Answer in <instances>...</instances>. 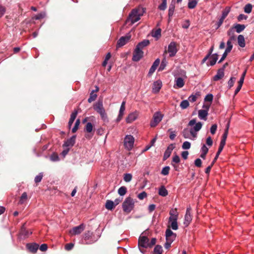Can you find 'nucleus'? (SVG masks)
<instances>
[{
    "mask_svg": "<svg viewBox=\"0 0 254 254\" xmlns=\"http://www.w3.org/2000/svg\"><path fill=\"white\" fill-rule=\"evenodd\" d=\"M230 11V7L228 6L226 7L222 12V16L223 17V18H225Z\"/></svg>",
    "mask_w": 254,
    "mask_h": 254,
    "instance_id": "45",
    "label": "nucleus"
},
{
    "mask_svg": "<svg viewBox=\"0 0 254 254\" xmlns=\"http://www.w3.org/2000/svg\"><path fill=\"white\" fill-rule=\"evenodd\" d=\"M132 179V175L131 174H124V180L126 182H130Z\"/></svg>",
    "mask_w": 254,
    "mask_h": 254,
    "instance_id": "46",
    "label": "nucleus"
},
{
    "mask_svg": "<svg viewBox=\"0 0 254 254\" xmlns=\"http://www.w3.org/2000/svg\"><path fill=\"white\" fill-rule=\"evenodd\" d=\"M197 3V0H189L188 7L190 9L194 8L196 6Z\"/></svg>",
    "mask_w": 254,
    "mask_h": 254,
    "instance_id": "34",
    "label": "nucleus"
},
{
    "mask_svg": "<svg viewBox=\"0 0 254 254\" xmlns=\"http://www.w3.org/2000/svg\"><path fill=\"white\" fill-rule=\"evenodd\" d=\"M195 165L197 167H201L202 164V161L200 159L197 158L194 161Z\"/></svg>",
    "mask_w": 254,
    "mask_h": 254,
    "instance_id": "59",
    "label": "nucleus"
},
{
    "mask_svg": "<svg viewBox=\"0 0 254 254\" xmlns=\"http://www.w3.org/2000/svg\"><path fill=\"white\" fill-rule=\"evenodd\" d=\"M143 52L136 47L133 53L132 60L134 62H138L143 57Z\"/></svg>",
    "mask_w": 254,
    "mask_h": 254,
    "instance_id": "7",
    "label": "nucleus"
},
{
    "mask_svg": "<svg viewBox=\"0 0 254 254\" xmlns=\"http://www.w3.org/2000/svg\"><path fill=\"white\" fill-rule=\"evenodd\" d=\"M238 43L239 45L242 48H244L245 46V40L243 35H240L238 36Z\"/></svg>",
    "mask_w": 254,
    "mask_h": 254,
    "instance_id": "27",
    "label": "nucleus"
},
{
    "mask_svg": "<svg viewBox=\"0 0 254 254\" xmlns=\"http://www.w3.org/2000/svg\"><path fill=\"white\" fill-rule=\"evenodd\" d=\"M173 239L166 240V242L164 245L165 248L169 249L171 247V243L173 242Z\"/></svg>",
    "mask_w": 254,
    "mask_h": 254,
    "instance_id": "54",
    "label": "nucleus"
},
{
    "mask_svg": "<svg viewBox=\"0 0 254 254\" xmlns=\"http://www.w3.org/2000/svg\"><path fill=\"white\" fill-rule=\"evenodd\" d=\"M77 111H74L70 115V118L69 119V120L68 121V127L70 128L74 122V121L75 120L76 116H77Z\"/></svg>",
    "mask_w": 254,
    "mask_h": 254,
    "instance_id": "20",
    "label": "nucleus"
},
{
    "mask_svg": "<svg viewBox=\"0 0 254 254\" xmlns=\"http://www.w3.org/2000/svg\"><path fill=\"white\" fill-rule=\"evenodd\" d=\"M131 35L129 34H127L125 36L121 37L119 40L118 41L117 47L120 48L122 47L125 45H126L130 39Z\"/></svg>",
    "mask_w": 254,
    "mask_h": 254,
    "instance_id": "9",
    "label": "nucleus"
},
{
    "mask_svg": "<svg viewBox=\"0 0 254 254\" xmlns=\"http://www.w3.org/2000/svg\"><path fill=\"white\" fill-rule=\"evenodd\" d=\"M146 196H147V193L145 191H143V192L140 193L138 195V198L141 199V200L143 199V198H144Z\"/></svg>",
    "mask_w": 254,
    "mask_h": 254,
    "instance_id": "63",
    "label": "nucleus"
},
{
    "mask_svg": "<svg viewBox=\"0 0 254 254\" xmlns=\"http://www.w3.org/2000/svg\"><path fill=\"white\" fill-rule=\"evenodd\" d=\"M182 134L184 138H188L190 137V130L188 128H185L182 131Z\"/></svg>",
    "mask_w": 254,
    "mask_h": 254,
    "instance_id": "39",
    "label": "nucleus"
},
{
    "mask_svg": "<svg viewBox=\"0 0 254 254\" xmlns=\"http://www.w3.org/2000/svg\"><path fill=\"white\" fill-rule=\"evenodd\" d=\"M177 44L175 42H171L168 46V52L171 57H174L177 53Z\"/></svg>",
    "mask_w": 254,
    "mask_h": 254,
    "instance_id": "10",
    "label": "nucleus"
},
{
    "mask_svg": "<svg viewBox=\"0 0 254 254\" xmlns=\"http://www.w3.org/2000/svg\"><path fill=\"white\" fill-rule=\"evenodd\" d=\"M94 109L99 113L102 119L104 121H108V118L105 110L103 107V101L102 100H99L94 105Z\"/></svg>",
    "mask_w": 254,
    "mask_h": 254,
    "instance_id": "3",
    "label": "nucleus"
},
{
    "mask_svg": "<svg viewBox=\"0 0 254 254\" xmlns=\"http://www.w3.org/2000/svg\"><path fill=\"white\" fill-rule=\"evenodd\" d=\"M93 125L91 123H88L85 126V130L87 132L91 133L93 130Z\"/></svg>",
    "mask_w": 254,
    "mask_h": 254,
    "instance_id": "36",
    "label": "nucleus"
},
{
    "mask_svg": "<svg viewBox=\"0 0 254 254\" xmlns=\"http://www.w3.org/2000/svg\"><path fill=\"white\" fill-rule=\"evenodd\" d=\"M122 206L124 211L128 213L133 208L134 201L131 197H128L125 199Z\"/></svg>",
    "mask_w": 254,
    "mask_h": 254,
    "instance_id": "4",
    "label": "nucleus"
},
{
    "mask_svg": "<svg viewBox=\"0 0 254 254\" xmlns=\"http://www.w3.org/2000/svg\"><path fill=\"white\" fill-rule=\"evenodd\" d=\"M167 64V62L166 60V58H164L161 62V64L159 68V70L162 71L163 70H164L165 69V67L166 66Z\"/></svg>",
    "mask_w": 254,
    "mask_h": 254,
    "instance_id": "38",
    "label": "nucleus"
},
{
    "mask_svg": "<svg viewBox=\"0 0 254 254\" xmlns=\"http://www.w3.org/2000/svg\"><path fill=\"white\" fill-rule=\"evenodd\" d=\"M224 76V72L222 69H219L217 70V74L213 77V80L218 81L221 79Z\"/></svg>",
    "mask_w": 254,
    "mask_h": 254,
    "instance_id": "18",
    "label": "nucleus"
},
{
    "mask_svg": "<svg viewBox=\"0 0 254 254\" xmlns=\"http://www.w3.org/2000/svg\"><path fill=\"white\" fill-rule=\"evenodd\" d=\"M217 126L216 124L213 125L210 128V132L212 134H214L217 130Z\"/></svg>",
    "mask_w": 254,
    "mask_h": 254,
    "instance_id": "58",
    "label": "nucleus"
},
{
    "mask_svg": "<svg viewBox=\"0 0 254 254\" xmlns=\"http://www.w3.org/2000/svg\"><path fill=\"white\" fill-rule=\"evenodd\" d=\"M92 236V232L91 231H88L86 232L84 234V239L85 240H89L91 236Z\"/></svg>",
    "mask_w": 254,
    "mask_h": 254,
    "instance_id": "48",
    "label": "nucleus"
},
{
    "mask_svg": "<svg viewBox=\"0 0 254 254\" xmlns=\"http://www.w3.org/2000/svg\"><path fill=\"white\" fill-rule=\"evenodd\" d=\"M145 10L141 6H138L136 8L132 9L129 14L127 20L130 21L132 24L138 21L145 12Z\"/></svg>",
    "mask_w": 254,
    "mask_h": 254,
    "instance_id": "2",
    "label": "nucleus"
},
{
    "mask_svg": "<svg viewBox=\"0 0 254 254\" xmlns=\"http://www.w3.org/2000/svg\"><path fill=\"white\" fill-rule=\"evenodd\" d=\"M189 102L187 100L182 101L180 103V107L182 109H186L189 106Z\"/></svg>",
    "mask_w": 254,
    "mask_h": 254,
    "instance_id": "35",
    "label": "nucleus"
},
{
    "mask_svg": "<svg viewBox=\"0 0 254 254\" xmlns=\"http://www.w3.org/2000/svg\"><path fill=\"white\" fill-rule=\"evenodd\" d=\"M165 235L166 240L173 239V241H174L176 237V234L174 233L169 228L166 230Z\"/></svg>",
    "mask_w": 254,
    "mask_h": 254,
    "instance_id": "16",
    "label": "nucleus"
},
{
    "mask_svg": "<svg viewBox=\"0 0 254 254\" xmlns=\"http://www.w3.org/2000/svg\"><path fill=\"white\" fill-rule=\"evenodd\" d=\"M171 225L170 227L172 228V229L174 230H176L178 229V223L177 221H173L171 222Z\"/></svg>",
    "mask_w": 254,
    "mask_h": 254,
    "instance_id": "53",
    "label": "nucleus"
},
{
    "mask_svg": "<svg viewBox=\"0 0 254 254\" xmlns=\"http://www.w3.org/2000/svg\"><path fill=\"white\" fill-rule=\"evenodd\" d=\"M174 10H175V3L172 1L170 5L169 11H168V16H169V18L172 17V15H173Z\"/></svg>",
    "mask_w": 254,
    "mask_h": 254,
    "instance_id": "30",
    "label": "nucleus"
},
{
    "mask_svg": "<svg viewBox=\"0 0 254 254\" xmlns=\"http://www.w3.org/2000/svg\"><path fill=\"white\" fill-rule=\"evenodd\" d=\"M190 143L189 141H185L182 145L183 149H189L190 147Z\"/></svg>",
    "mask_w": 254,
    "mask_h": 254,
    "instance_id": "51",
    "label": "nucleus"
},
{
    "mask_svg": "<svg viewBox=\"0 0 254 254\" xmlns=\"http://www.w3.org/2000/svg\"><path fill=\"white\" fill-rule=\"evenodd\" d=\"M149 43L150 42L148 40H144L142 42L139 43L136 46V47L142 50L143 48L148 46Z\"/></svg>",
    "mask_w": 254,
    "mask_h": 254,
    "instance_id": "24",
    "label": "nucleus"
},
{
    "mask_svg": "<svg viewBox=\"0 0 254 254\" xmlns=\"http://www.w3.org/2000/svg\"><path fill=\"white\" fill-rule=\"evenodd\" d=\"M253 6L250 3L247 4L244 7V11L247 13H250L252 10Z\"/></svg>",
    "mask_w": 254,
    "mask_h": 254,
    "instance_id": "40",
    "label": "nucleus"
},
{
    "mask_svg": "<svg viewBox=\"0 0 254 254\" xmlns=\"http://www.w3.org/2000/svg\"><path fill=\"white\" fill-rule=\"evenodd\" d=\"M206 143L209 146H211L213 144V141L210 136H209L207 138L206 140Z\"/></svg>",
    "mask_w": 254,
    "mask_h": 254,
    "instance_id": "62",
    "label": "nucleus"
},
{
    "mask_svg": "<svg viewBox=\"0 0 254 254\" xmlns=\"http://www.w3.org/2000/svg\"><path fill=\"white\" fill-rule=\"evenodd\" d=\"M127 192V188L126 187L123 186L120 188L118 190V193L121 195H124Z\"/></svg>",
    "mask_w": 254,
    "mask_h": 254,
    "instance_id": "41",
    "label": "nucleus"
},
{
    "mask_svg": "<svg viewBox=\"0 0 254 254\" xmlns=\"http://www.w3.org/2000/svg\"><path fill=\"white\" fill-rule=\"evenodd\" d=\"M170 169V168L169 166H166L164 167L161 171V174L164 176L168 175Z\"/></svg>",
    "mask_w": 254,
    "mask_h": 254,
    "instance_id": "44",
    "label": "nucleus"
},
{
    "mask_svg": "<svg viewBox=\"0 0 254 254\" xmlns=\"http://www.w3.org/2000/svg\"><path fill=\"white\" fill-rule=\"evenodd\" d=\"M43 178V174L42 173H40L38 175L36 176L35 178L34 181L36 183H40Z\"/></svg>",
    "mask_w": 254,
    "mask_h": 254,
    "instance_id": "52",
    "label": "nucleus"
},
{
    "mask_svg": "<svg viewBox=\"0 0 254 254\" xmlns=\"http://www.w3.org/2000/svg\"><path fill=\"white\" fill-rule=\"evenodd\" d=\"M190 25V22L189 20H186L184 23L182 25V27L185 29H187L189 28Z\"/></svg>",
    "mask_w": 254,
    "mask_h": 254,
    "instance_id": "61",
    "label": "nucleus"
},
{
    "mask_svg": "<svg viewBox=\"0 0 254 254\" xmlns=\"http://www.w3.org/2000/svg\"><path fill=\"white\" fill-rule=\"evenodd\" d=\"M51 160L53 161H57L59 160V156L57 154L53 153L50 157Z\"/></svg>",
    "mask_w": 254,
    "mask_h": 254,
    "instance_id": "57",
    "label": "nucleus"
},
{
    "mask_svg": "<svg viewBox=\"0 0 254 254\" xmlns=\"http://www.w3.org/2000/svg\"><path fill=\"white\" fill-rule=\"evenodd\" d=\"M32 234V232H29V230H26L25 227V224H24L21 228L20 234L24 237H28L30 234Z\"/></svg>",
    "mask_w": 254,
    "mask_h": 254,
    "instance_id": "22",
    "label": "nucleus"
},
{
    "mask_svg": "<svg viewBox=\"0 0 254 254\" xmlns=\"http://www.w3.org/2000/svg\"><path fill=\"white\" fill-rule=\"evenodd\" d=\"M163 252L162 247L160 245H157L154 249V253L155 254H162Z\"/></svg>",
    "mask_w": 254,
    "mask_h": 254,
    "instance_id": "37",
    "label": "nucleus"
},
{
    "mask_svg": "<svg viewBox=\"0 0 254 254\" xmlns=\"http://www.w3.org/2000/svg\"><path fill=\"white\" fill-rule=\"evenodd\" d=\"M85 226L84 224H81L79 226L73 227L69 230V233L71 235H76L81 233L84 230Z\"/></svg>",
    "mask_w": 254,
    "mask_h": 254,
    "instance_id": "8",
    "label": "nucleus"
},
{
    "mask_svg": "<svg viewBox=\"0 0 254 254\" xmlns=\"http://www.w3.org/2000/svg\"><path fill=\"white\" fill-rule=\"evenodd\" d=\"M76 139V135H73L69 139L64 142L63 145V147H72L74 145Z\"/></svg>",
    "mask_w": 254,
    "mask_h": 254,
    "instance_id": "13",
    "label": "nucleus"
},
{
    "mask_svg": "<svg viewBox=\"0 0 254 254\" xmlns=\"http://www.w3.org/2000/svg\"><path fill=\"white\" fill-rule=\"evenodd\" d=\"M161 29L159 28L155 31H152V36L157 39L161 37Z\"/></svg>",
    "mask_w": 254,
    "mask_h": 254,
    "instance_id": "31",
    "label": "nucleus"
},
{
    "mask_svg": "<svg viewBox=\"0 0 254 254\" xmlns=\"http://www.w3.org/2000/svg\"><path fill=\"white\" fill-rule=\"evenodd\" d=\"M233 27L237 33H240L245 29L246 26L244 24H235Z\"/></svg>",
    "mask_w": 254,
    "mask_h": 254,
    "instance_id": "21",
    "label": "nucleus"
},
{
    "mask_svg": "<svg viewBox=\"0 0 254 254\" xmlns=\"http://www.w3.org/2000/svg\"><path fill=\"white\" fill-rule=\"evenodd\" d=\"M236 81L235 77H231L228 81V84L229 88H231L233 85Z\"/></svg>",
    "mask_w": 254,
    "mask_h": 254,
    "instance_id": "50",
    "label": "nucleus"
},
{
    "mask_svg": "<svg viewBox=\"0 0 254 254\" xmlns=\"http://www.w3.org/2000/svg\"><path fill=\"white\" fill-rule=\"evenodd\" d=\"M134 139L131 135H127L124 139V145L128 150H130L133 147Z\"/></svg>",
    "mask_w": 254,
    "mask_h": 254,
    "instance_id": "6",
    "label": "nucleus"
},
{
    "mask_svg": "<svg viewBox=\"0 0 254 254\" xmlns=\"http://www.w3.org/2000/svg\"><path fill=\"white\" fill-rule=\"evenodd\" d=\"M158 194L163 197L167 196L168 194V190L164 186H162L159 189Z\"/></svg>",
    "mask_w": 254,
    "mask_h": 254,
    "instance_id": "25",
    "label": "nucleus"
},
{
    "mask_svg": "<svg viewBox=\"0 0 254 254\" xmlns=\"http://www.w3.org/2000/svg\"><path fill=\"white\" fill-rule=\"evenodd\" d=\"M167 7V0H162V3L159 5L158 8L161 10H164Z\"/></svg>",
    "mask_w": 254,
    "mask_h": 254,
    "instance_id": "43",
    "label": "nucleus"
},
{
    "mask_svg": "<svg viewBox=\"0 0 254 254\" xmlns=\"http://www.w3.org/2000/svg\"><path fill=\"white\" fill-rule=\"evenodd\" d=\"M39 247V245L36 243H29L26 245L27 249L32 253H36Z\"/></svg>",
    "mask_w": 254,
    "mask_h": 254,
    "instance_id": "14",
    "label": "nucleus"
},
{
    "mask_svg": "<svg viewBox=\"0 0 254 254\" xmlns=\"http://www.w3.org/2000/svg\"><path fill=\"white\" fill-rule=\"evenodd\" d=\"M180 162V158L179 156L176 154L173 157L172 162L173 163H179Z\"/></svg>",
    "mask_w": 254,
    "mask_h": 254,
    "instance_id": "56",
    "label": "nucleus"
},
{
    "mask_svg": "<svg viewBox=\"0 0 254 254\" xmlns=\"http://www.w3.org/2000/svg\"><path fill=\"white\" fill-rule=\"evenodd\" d=\"M162 87V82L160 80H157L154 82L152 86V92L154 93H158Z\"/></svg>",
    "mask_w": 254,
    "mask_h": 254,
    "instance_id": "15",
    "label": "nucleus"
},
{
    "mask_svg": "<svg viewBox=\"0 0 254 254\" xmlns=\"http://www.w3.org/2000/svg\"><path fill=\"white\" fill-rule=\"evenodd\" d=\"M160 60L159 59H157L154 61V62L153 63L152 65L151 66V67H150V68L149 69V72H148V75H151L155 71V70L157 68V66L160 64Z\"/></svg>",
    "mask_w": 254,
    "mask_h": 254,
    "instance_id": "17",
    "label": "nucleus"
},
{
    "mask_svg": "<svg viewBox=\"0 0 254 254\" xmlns=\"http://www.w3.org/2000/svg\"><path fill=\"white\" fill-rule=\"evenodd\" d=\"M137 118V115L136 113H132L128 116V117L126 119V121L127 123H130L134 121Z\"/></svg>",
    "mask_w": 254,
    "mask_h": 254,
    "instance_id": "26",
    "label": "nucleus"
},
{
    "mask_svg": "<svg viewBox=\"0 0 254 254\" xmlns=\"http://www.w3.org/2000/svg\"><path fill=\"white\" fill-rule=\"evenodd\" d=\"M169 214L170 215V216H178V213L177 212V208L172 209L169 212Z\"/></svg>",
    "mask_w": 254,
    "mask_h": 254,
    "instance_id": "60",
    "label": "nucleus"
},
{
    "mask_svg": "<svg viewBox=\"0 0 254 254\" xmlns=\"http://www.w3.org/2000/svg\"><path fill=\"white\" fill-rule=\"evenodd\" d=\"M97 97V95L94 93V90L92 91V92L90 94V96L88 99V102L89 103H91L92 102L96 100Z\"/></svg>",
    "mask_w": 254,
    "mask_h": 254,
    "instance_id": "32",
    "label": "nucleus"
},
{
    "mask_svg": "<svg viewBox=\"0 0 254 254\" xmlns=\"http://www.w3.org/2000/svg\"><path fill=\"white\" fill-rule=\"evenodd\" d=\"M202 123L201 122H198L196 124H195V126L193 127V130L195 132L198 131L202 127Z\"/></svg>",
    "mask_w": 254,
    "mask_h": 254,
    "instance_id": "47",
    "label": "nucleus"
},
{
    "mask_svg": "<svg viewBox=\"0 0 254 254\" xmlns=\"http://www.w3.org/2000/svg\"><path fill=\"white\" fill-rule=\"evenodd\" d=\"M185 84L184 79L182 77H178L176 80V85L178 88H182Z\"/></svg>",
    "mask_w": 254,
    "mask_h": 254,
    "instance_id": "29",
    "label": "nucleus"
},
{
    "mask_svg": "<svg viewBox=\"0 0 254 254\" xmlns=\"http://www.w3.org/2000/svg\"><path fill=\"white\" fill-rule=\"evenodd\" d=\"M156 242V239L155 238H152L150 242L149 239L147 237L145 236H140L138 239V245L140 252L143 253V251L141 249V248L146 249L148 248H152L155 245Z\"/></svg>",
    "mask_w": 254,
    "mask_h": 254,
    "instance_id": "1",
    "label": "nucleus"
},
{
    "mask_svg": "<svg viewBox=\"0 0 254 254\" xmlns=\"http://www.w3.org/2000/svg\"><path fill=\"white\" fill-rule=\"evenodd\" d=\"M80 121L79 119H78L74 124V127L72 129V132L73 133H75L78 129L79 126L80 125Z\"/></svg>",
    "mask_w": 254,
    "mask_h": 254,
    "instance_id": "42",
    "label": "nucleus"
},
{
    "mask_svg": "<svg viewBox=\"0 0 254 254\" xmlns=\"http://www.w3.org/2000/svg\"><path fill=\"white\" fill-rule=\"evenodd\" d=\"M227 47L225 51H226V52L229 53L231 52V51L232 49L233 45L230 41H228L227 42Z\"/></svg>",
    "mask_w": 254,
    "mask_h": 254,
    "instance_id": "49",
    "label": "nucleus"
},
{
    "mask_svg": "<svg viewBox=\"0 0 254 254\" xmlns=\"http://www.w3.org/2000/svg\"><path fill=\"white\" fill-rule=\"evenodd\" d=\"M115 205L114 202L110 200H107L105 204V207L108 210H112L115 207Z\"/></svg>",
    "mask_w": 254,
    "mask_h": 254,
    "instance_id": "28",
    "label": "nucleus"
},
{
    "mask_svg": "<svg viewBox=\"0 0 254 254\" xmlns=\"http://www.w3.org/2000/svg\"><path fill=\"white\" fill-rule=\"evenodd\" d=\"M27 199V194L26 192H23L19 199L18 203L20 204H23Z\"/></svg>",
    "mask_w": 254,
    "mask_h": 254,
    "instance_id": "33",
    "label": "nucleus"
},
{
    "mask_svg": "<svg viewBox=\"0 0 254 254\" xmlns=\"http://www.w3.org/2000/svg\"><path fill=\"white\" fill-rule=\"evenodd\" d=\"M190 207H188L187 209L186 215L185 216V221L184 223V225H185L186 226H188L192 220V218L190 214Z\"/></svg>",
    "mask_w": 254,
    "mask_h": 254,
    "instance_id": "12",
    "label": "nucleus"
},
{
    "mask_svg": "<svg viewBox=\"0 0 254 254\" xmlns=\"http://www.w3.org/2000/svg\"><path fill=\"white\" fill-rule=\"evenodd\" d=\"M218 55L217 54H214L211 55L210 57H209L211 59V61L209 64L207 63V65L211 66L214 65L216 64L218 60Z\"/></svg>",
    "mask_w": 254,
    "mask_h": 254,
    "instance_id": "19",
    "label": "nucleus"
},
{
    "mask_svg": "<svg viewBox=\"0 0 254 254\" xmlns=\"http://www.w3.org/2000/svg\"><path fill=\"white\" fill-rule=\"evenodd\" d=\"M197 98V96L196 95H191L188 98V101L190 102H194L196 101Z\"/></svg>",
    "mask_w": 254,
    "mask_h": 254,
    "instance_id": "55",
    "label": "nucleus"
},
{
    "mask_svg": "<svg viewBox=\"0 0 254 254\" xmlns=\"http://www.w3.org/2000/svg\"><path fill=\"white\" fill-rule=\"evenodd\" d=\"M163 115L159 112L154 113L153 119L150 122V126L151 127H155L162 120Z\"/></svg>",
    "mask_w": 254,
    "mask_h": 254,
    "instance_id": "5",
    "label": "nucleus"
},
{
    "mask_svg": "<svg viewBox=\"0 0 254 254\" xmlns=\"http://www.w3.org/2000/svg\"><path fill=\"white\" fill-rule=\"evenodd\" d=\"M208 115L207 110H200L198 111V117L200 119L206 120V117Z\"/></svg>",
    "mask_w": 254,
    "mask_h": 254,
    "instance_id": "23",
    "label": "nucleus"
},
{
    "mask_svg": "<svg viewBox=\"0 0 254 254\" xmlns=\"http://www.w3.org/2000/svg\"><path fill=\"white\" fill-rule=\"evenodd\" d=\"M74 245L72 243L66 244L65 246V249L67 251L71 250L73 248Z\"/></svg>",
    "mask_w": 254,
    "mask_h": 254,
    "instance_id": "64",
    "label": "nucleus"
},
{
    "mask_svg": "<svg viewBox=\"0 0 254 254\" xmlns=\"http://www.w3.org/2000/svg\"><path fill=\"white\" fill-rule=\"evenodd\" d=\"M175 146L174 144H170L167 147L164 152L163 156V160H167L171 155L172 151L175 148Z\"/></svg>",
    "mask_w": 254,
    "mask_h": 254,
    "instance_id": "11",
    "label": "nucleus"
}]
</instances>
